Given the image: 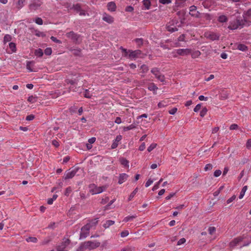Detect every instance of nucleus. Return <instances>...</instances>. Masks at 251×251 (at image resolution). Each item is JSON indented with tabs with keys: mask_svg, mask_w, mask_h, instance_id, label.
I'll use <instances>...</instances> for the list:
<instances>
[{
	"mask_svg": "<svg viewBox=\"0 0 251 251\" xmlns=\"http://www.w3.org/2000/svg\"><path fill=\"white\" fill-rule=\"evenodd\" d=\"M52 53V49L51 48H47L45 50V54L47 55H50Z\"/></svg>",
	"mask_w": 251,
	"mask_h": 251,
	"instance_id": "nucleus-34",
	"label": "nucleus"
},
{
	"mask_svg": "<svg viewBox=\"0 0 251 251\" xmlns=\"http://www.w3.org/2000/svg\"><path fill=\"white\" fill-rule=\"evenodd\" d=\"M208 231L210 234L213 235L216 231V228L214 226H210L208 228Z\"/></svg>",
	"mask_w": 251,
	"mask_h": 251,
	"instance_id": "nucleus-32",
	"label": "nucleus"
},
{
	"mask_svg": "<svg viewBox=\"0 0 251 251\" xmlns=\"http://www.w3.org/2000/svg\"><path fill=\"white\" fill-rule=\"evenodd\" d=\"M32 62H28L26 64V68L29 72H32L33 70L31 68L30 65H31Z\"/></svg>",
	"mask_w": 251,
	"mask_h": 251,
	"instance_id": "nucleus-53",
	"label": "nucleus"
},
{
	"mask_svg": "<svg viewBox=\"0 0 251 251\" xmlns=\"http://www.w3.org/2000/svg\"><path fill=\"white\" fill-rule=\"evenodd\" d=\"M151 0H144L143 1V5L145 7L146 9H149L151 6Z\"/></svg>",
	"mask_w": 251,
	"mask_h": 251,
	"instance_id": "nucleus-17",
	"label": "nucleus"
},
{
	"mask_svg": "<svg viewBox=\"0 0 251 251\" xmlns=\"http://www.w3.org/2000/svg\"><path fill=\"white\" fill-rule=\"evenodd\" d=\"M207 112V108L205 107H203L201 110L200 111V116L201 117H203L206 114Z\"/></svg>",
	"mask_w": 251,
	"mask_h": 251,
	"instance_id": "nucleus-29",
	"label": "nucleus"
},
{
	"mask_svg": "<svg viewBox=\"0 0 251 251\" xmlns=\"http://www.w3.org/2000/svg\"><path fill=\"white\" fill-rule=\"evenodd\" d=\"M175 52L177 55L184 56L190 54L191 51L188 49H180L176 50Z\"/></svg>",
	"mask_w": 251,
	"mask_h": 251,
	"instance_id": "nucleus-7",
	"label": "nucleus"
},
{
	"mask_svg": "<svg viewBox=\"0 0 251 251\" xmlns=\"http://www.w3.org/2000/svg\"><path fill=\"white\" fill-rule=\"evenodd\" d=\"M120 162L124 166L128 167V161L125 158H122L120 159Z\"/></svg>",
	"mask_w": 251,
	"mask_h": 251,
	"instance_id": "nucleus-23",
	"label": "nucleus"
},
{
	"mask_svg": "<svg viewBox=\"0 0 251 251\" xmlns=\"http://www.w3.org/2000/svg\"><path fill=\"white\" fill-rule=\"evenodd\" d=\"M148 89L149 90L155 93L157 90V87L154 84H151L148 87Z\"/></svg>",
	"mask_w": 251,
	"mask_h": 251,
	"instance_id": "nucleus-25",
	"label": "nucleus"
},
{
	"mask_svg": "<svg viewBox=\"0 0 251 251\" xmlns=\"http://www.w3.org/2000/svg\"><path fill=\"white\" fill-rule=\"evenodd\" d=\"M247 189H248L247 186H244L243 187V188L242 189V190L240 193L239 196V199H242L243 198Z\"/></svg>",
	"mask_w": 251,
	"mask_h": 251,
	"instance_id": "nucleus-14",
	"label": "nucleus"
},
{
	"mask_svg": "<svg viewBox=\"0 0 251 251\" xmlns=\"http://www.w3.org/2000/svg\"><path fill=\"white\" fill-rule=\"evenodd\" d=\"M177 109L176 107H174L171 110H169V113L171 115H174L177 111Z\"/></svg>",
	"mask_w": 251,
	"mask_h": 251,
	"instance_id": "nucleus-48",
	"label": "nucleus"
},
{
	"mask_svg": "<svg viewBox=\"0 0 251 251\" xmlns=\"http://www.w3.org/2000/svg\"><path fill=\"white\" fill-rule=\"evenodd\" d=\"M159 1L160 3L166 4H169L171 3L172 0H159Z\"/></svg>",
	"mask_w": 251,
	"mask_h": 251,
	"instance_id": "nucleus-46",
	"label": "nucleus"
},
{
	"mask_svg": "<svg viewBox=\"0 0 251 251\" xmlns=\"http://www.w3.org/2000/svg\"><path fill=\"white\" fill-rule=\"evenodd\" d=\"M115 123L117 124H120L122 123L121 119L120 117H117L115 120Z\"/></svg>",
	"mask_w": 251,
	"mask_h": 251,
	"instance_id": "nucleus-63",
	"label": "nucleus"
},
{
	"mask_svg": "<svg viewBox=\"0 0 251 251\" xmlns=\"http://www.w3.org/2000/svg\"><path fill=\"white\" fill-rule=\"evenodd\" d=\"M34 21L37 24L39 25H42L43 24V21L42 19L40 18H36Z\"/></svg>",
	"mask_w": 251,
	"mask_h": 251,
	"instance_id": "nucleus-42",
	"label": "nucleus"
},
{
	"mask_svg": "<svg viewBox=\"0 0 251 251\" xmlns=\"http://www.w3.org/2000/svg\"><path fill=\"white\" fill-rule=\"evenodd\" d=\"M106 187L105 186L98 187L94 184L89 185V192L92 195H95L102 193L103 192Z\"/></svg>",
	"mask_w": 251,
	"mask_h": 251,
	"instance_id": "nucleus-3",
	"label": "nucleus"
},
{
	"mask_svg": "<svg viewBox=\"0 0 251 251\" xmlns=\"http://www.w3.org/2000/svg\"><path fill=\"white\" fill-rule=\"evenodd\" d=\"M207 37L208 38H209L210 39H211L212 40L218 39L219 37V36L218 35H217L216 34H214V33L210 34L209 35L207 36Z\"/></svg>",
	"mask_w": 251,
	"mask_h": 251,
	"instance_id": "nucleus-26",
	"label": "nucleus"
},
{
	"mask_svg": "<svg viewBox=\"0 0 251 251\" xmlns=\"http://www.w3.org/2000/svg\"><path fill=\"white\" fill-rule=\"evenodd\" d=\"M35 35L38 37H44L45 36L43 32L38 30L35 31Z\"/></svg>",
	"mask_w": 251,
	"mask_h": 251,
	"instance_id": "nucleus-38",
	"label": "nucleus"
},
{
	"mask_svg": "<svg viewBox=\"0 0 251 251\" xmlns=\"http://www.w3.org/2000/svg\"><path fill=\"white\" fill-rule=\"evenodd\" d=\"M102 20L108 24H112L114 22V18L111 16L106 13L103 14Z\"/></svg>",
	"mask_w": 251,
	"mask_h": 251,
	"instance_id": "nucleus-8",
	"label": "nucleus"
},
{
	"mask_svg": "<svg viewBox=\"0 0 251 251\" xmlns=\"http://www.w3.org/2000/svg\"><path fill=\"white\" fill-rule=\"evenodd\" d=\"M75 172L73 170H69L66 172L64 176L65 179H70L73 177L75 175Z\"/></svg>",
	"mask_w": 251,
	"mask_h": 251,
	"instance_id": "nucleus-9",
	"label": "nucleus"
},
{
	"mask_svg": "<svg viewBox=\"0 0 251 251\" xmlns=\"http://www.w3.org/2000/svg\"><path fill=\"white\" fill-rule=\"evenodd\" d=\"M203 18L207 21H210L212 19V16L208 14H206L204 15Z\"/></svg>",
	"mask_w": 251,
	"mask_h": 251,
	"instance_id": "nucleus-50",
	"label": "nucleus"
},
{
	"mask_svg": "<svg viewBox=\"0 0 251 251\" xmlns=\"http://www.w3.org/2000/svg\"><path fill=\"white\" fill-rule=\"evenodd\" d=\"M199 99L200 100H201V101H203V100L206 101L208 100V98H207V97H205L203 95H201L199 96Z\"/></svg>",
	"mask_w": 251,
	"mask_h": 251,
	"instance_id": "nucleus-54",
	"label": "nucleus"
},
{
	"mask_svg": "<svg viewBox=\"0 0 251 251\" xmlns=\"http://www.w3.org/2000/svg\"><path fill=\"white\" fill-rule=\"evenodd\" d=\"M218 20L220 23H225L227 21V18L226 16L224 15H221L219 16Z\"/></svg>",
	"mask_w": 251,
	"mask_h": 251,
	"instance_id": "nucleus-18",
	"label": "nucleus"
},
{
	"mask_svg": "<svg viewBox=\"0 0 251 251\" xmlns=\"http://www.w3.org/2000/svg\"><path fill=\"white\" fill-rule=\"evenodd\" d=\"M236 198V195H234L233 196H232L230 198H229V199H228L226 201V203L227 204H229L230 203H231V202H232L233 201H234Z\"/></svg>",
	"mask_w": 251,
	"mask_h": 251,
	"instance_id": "nucleus-33",
	"label": "nucleus"
},
{
	"mask_svg": "<svg viewBox=\"0 0 251 251\" xmlns=\"http://www.w3.org/2000/svg\"><path fill=\"white\" fill-rule=\"evenodd\" d=\"M26 241L28 242L36 243L37 241V239L35 237H28L26 239Z\"/></svg>",
	"mask_w": 251,
	"mask_h": 251,
	"instance_id": "nucleus-37",
	"label": "nucleus"
},
{
	"mask_svg": "<svg viewBox=\"0 0 251 251\" xmlns=\"http://www.w3.org/2000/svg\"><path fill=\"white\" fill-rule=\"evenodd\" d=\"M146 148V144L145 143H142L139 147V150L140 151H143Z\"/></svg>",
	"mask_w": 251,
	"mask_h": 251,
	"instance_id": "nucleus-51",
	"label": "nucleus"
},
{
	"mask_svg": "<svg viewBox=\"0 0 251 251\" xmlns=\"http://www.w3.org/2000/svg\"><path fill=\"white\" fill-rule=\"evenodd\" d=\"M175 193H171L168 196H167L166 197V199L167 200H169L170 199H171L172 197H173L174 196H175Z\"/></svg>",
	"mask_w": 251,
	"mask_h": 251,
	"instance_id": "nucleus-62",
	"label": "nucleus"
},
{
	"mask_svg": "<svg viewBox=\"0 0 251 251\" xmlns=\"http://www.w3.org/2000/svg\"><path fill=\"white\" fill-rule=\"evenodd\" d=\"M237 49L241 51H246L247 50V47L243 44H239L237 46Z\"/></svg>",
	"mask_w": 251,
	"mask_h": 251,
	"instance_id": "nucleus-27",
	"label": "nucleus"
},
{
	"mask_svg": "<svg viewBox=\"0 0 251 251\" xmlns=\"http://www.w3.org/2000/svg\"><path fill=\"white\" fill-rule=\"evenodd\" d=\"M66 36L71 39H75V38L76 35L74 32L71 31L69 33H67L66 34Z\"/></svg>",
	"mask_w": 251,
	"mask_h": 251,
	"instance_id": "nucleus-31",
	"label": "nucleus"
},
{
	"mask_svg": "<svg viewBox=\"0 0 251 251\" xmlns=\"http://www.w3.org/2000/svg\"><path fill=\"white\" fill-rule=\"evenodd\" d=\"M34 54L37 57H42L43 55V51L41 49H38L35 50Z\"/></svg>",
	"mask_w": 251,
	"mask_h": 251,
	"instance_id": "nucleus-19",
	"label": "nucleus"
},
{
	"mask_svg": "<svg viewBox=\"0 0 251 251\" xmlns=\"http://www.w3.org/2000/svg\"><path fill=\"white\" fill-rule=\"evenodd\" d=\"M222 174V172L220 170H217L214 172V176L215 177H218L219 176Z\"/></svg>",
	"mask_w": 251,
	"mask_h": 251,
	"instance_id": "nucleus-47",
	"label": "nucleus"
},
{
	"mask_svg": "<svg viewBox=\"0 0 251 251\" xmlns=\"http://www.w3.org/2000/svg\"><path fill=\"white\" fill-rule=\"evenodd\" d=\"M34 118V116L33 115H30L26 117V120L27 121L32 120Z\"/></svg>",
	"mask_w": 251,
	"mask_h": 251,
	"instance_id": "nucleus-61",
	"label": "nucleus"
},
{
	"mask_svg": "<svg viewBox=\"0 0 251 251\" xmlns=\"http://www.w3.org/2000/svg\"><path fill=\"white\" fill-rule=\"evenodd\" d=\"M201 54V52L199 50L195 51L192 54V56L193 58H196L199 56Z\"/></svg>",
	"mask_w": 251,
	"mask_h": 251,
	"instance_id": "nucleus-43",
	"label": "nucleus"
},
{
	"mask_svg": "<svg viewBox=\"0 0 251 251\" xmlns=\"http://www.w3.org/2000/svg\"><path fill=\"white\" fill-rule=\"evenodd\" d=\"M128 175L126 174H122L120 175L119 178V183L122 184L124 183L128 178Z\"/></svg>",
	"mask_w": 251,
	"mask_h": 251,
	"instance_id": "nucleus-12",
	"label": "nucleus"
},
{
	"mask_svg": "<svg viewBox=\"0 0 251 251\" xmlns=\"http://www.w3.org/2000/svg\"><path fill=\"white\" fill-rule=\"evenodd\" d=\"M129 234V232L128 230H124L121 232V236L122 237H126Z\"/></svg>",
	"mask_w": 251,
	"mask_h": 251,
	"instance_id": "nucleus-41",
	"label": "nucleus"
},
{
	"mask_svg": "<svg viewBox=\"0 0 251 251\" xmlns=\"http://www.w3.org/2000/svg\"><path fill=\"white\" fill-rule=\"evenodd\" d=\"M157 144L152 143H151L148 148L147 151L148 152L151 151L153 150H154L157 147Z\"/></svg>",
	"mask_w": 251,
	"mask_h": 251,
	"instance_id": "nucleus-22",
	"label": "nucleus"
},
{
	"mask_svg": "<svg viewBox=\"0 0 251 251\" xmlns=\"http://www.w3.org/2000/svg\"><path fill=\"white\" fill-rule=\"evenodd\" d=\"M237 127H238L237 125L232 124L230 126L229 128L230 130H234V129H236L237 128Z\"/></svg>",
	"mask_w": 251,
	"mask_h": 251,
	"instance_id": "nucleus-56",
	"label": "nucleus"
},
{
	"mask_svg": "<svg viewBox=\"0 0 251 251\" xmlns=\"http://www.w3.org/2000/svg\"><path fill=\"white\" fill-rule=\"evenodd\" d=\"M96 139L95 137H92L88 140V142L89 144H92L96 141Z\"/></svg>",
	"mask_w": 251,
	"mask_h": 251,
	"instance_id": "nucleus-59",
	"label": "nucleus"
},
{
	"mask_svg": "<svg viewBox=\"0 0 251 251\" xmlns=\"http://www.w3.org/2000/svg\"><path fill=\"white\" fill-rule=\"evenodd\" d=\"M190 14L192 16H198V12L197 11L196 7L193 5L190 7Z\"/></svg>",
	"mask_w": 251,
	"mask_h": 251,
	"instance_id": "nucleus-13",
	"label": "nucleus"
},
{
	"mask_svg": "<svg viewBox=\"0 0 251 251\" xmlns=\"http://www.w3.org/2000/svg\"><path fill=\"white\" fill-rule=\"evenodd\" d=\"M153 182V180L152 179H149L147 182H146V184H145V186L146 187H148L149 186H150L151 184H152V183Z\"/></svg>",
	"mask_w": 251,
	"mask_h": 251,
	"instance_id": "nucleus-45",
	"label": "nucleus"
},
{
	"mask_svg": "<svg viewBox=\"0 0 251 251\" xmlns=\"http://www.w3.org/2000/svg\"><path fill=\"white\" fill-rule=\"evenodd\" d=\"M214 78V75H210L208 77L205 78V80L206 81H209Z\"/></svg>",
	"mask_w": 251,
	"mask_h": 251,
	"instance_id": "nucleus-60",
	"label": "nucleus"
},
{
	"mask_svg": "<svg viewBox=\"0 0 251 251\" xmlns=\"http://www.w3.org/2000/svg\"><path fill=\"white\" fill-rule=\"evenodd\" d=\"M239 240L237 239H234L230 243V246L233 247L235 246L238 243Z\"/></svg>",
	"mask_w": 251,
	"mask_h": 251,
	"instance_id": "nucleus-36",
	"label": "nucleus"
},
{
	"mask_svg": "<svg viewBox=\"0 0 251 251\" xmlns=\"http://www.w3.org/2000/svg\"><path fill=\"white\" fill-rule=\"evenodd\" d=\"M246 147L248 149H250L251 148V139L248 140L246 143Z\"/></svg>",
	"mask_w": 251,
	"mask_h": 251,
	"instance_id": "nucleus-57",
	"label": "nucleus"
},
{
	"mask_svg": "<svg viewBox=\"0 0 251 251\" xmlns=\"http://www.w3.org/2000/svg\"><path fill=\"white\" fill-rule=\"evenodd\" d=\"M9 49L11 50V52H15L16 51V47L15 43L11 42L9 44Z\"/></svg>",
	"mask_w": 251,
	"mask_h": 251,
	"instance_id": "nucleus-21",
	"label": "nucleus"
},
{
	"mask_svg": "<svg viewBox=\"0 0 251 251\" xmlns=\"http://www.w3.org/2000/svg\"><path fill=\"white\" fill-rule=\"evenodd\" d=\"M115 222L112 220H107L105 222V223L103 224V226L104 228H108L110 226L114 225Z\"/></svg>",
	"mask_w": 251,
	"mask_h": 251,
	"instance_id": "nucleus-16",
	"label": "nucleus"
},
{
	"mask_svg": "<svg viewBox=\"0 0 251 251\" xmlns=\"http://www.w3.org/2000/svg\"><path fill=\"white\" fill-rule=\"evenodd\" d=\"M180 24L176 20H173L170 21L166 25L167 30L171 32H173L178 30V27H179Z\"/></svg>",
	"mask_w": 251,
	"mask_h": 251,
	"instance_id": "nucleus-1",
	"label": "nucleus"
},
{
	"mask_svg": "<svg viewBox=\"0 0 251 251\" xmlns=\"http://www.w3.org/2000/svg\"><path fill=\"white\" fill-rule=\"evenodd\" d=\"M65 82L67 85H70V91L72 90L73 91H75L76 88V85L77 84V80L76 79H67L65 81Z\"/></svg>",
	"mask_w": 251,
	"mask_h": 251,
	"instance_id": "nucleus-5",
	"label": "nucleus"
},
{
	"mask_svg": "<svg viewBox=\"0 0 251 251\" xmlns=\"http://www.w3.org/2000/svg\"><path fill=\"white\" fill-rule=\"evenodd\" d=\"M90 227V224H87L82 227L80 234V239H84L88 236Z\"/></svg>",
	"mask_w": 251,
	"mask_h": 251,
	"instance_id": "nucleus-4",
	"label": "nucleus"
},
{
	"mask_svg": "<svg viewBox=\"0 0 251 251\" xmlns=\"http://www.w3.org/2000/svg\"><path fill=\"white\" fill-rule=\"evenodd\" d=\"M136 218V215L128 216L126 217L124 219L123 221L125 222H127L128 221L132 220L133 219H135Z\"/></svg>",
	"mask_w": 251,
	"mask_h": 251,
	"instance_id": "nucleus-20",
	"label": "nucleus"
},
{
	"mask_svg": "<svg viewBox=\"0 0 251 251\" xmlns=\"http://www.w3.org/2000/svg\"><path fill=\"white\" fill-rule=\"evenodd\" d=\"M11 40V36L10 35L6 34L4 37V42L5 43L10 41Z\"/></svg>",
	"mask_w": 251,
	"mask_h": 251,
	"instance_id": "nucleus-39",
	"label": "nucleus"
},
{
	"mask_svg": "<svg viewBox=\"0 0 251 251\" xmlns=\"http://www.w3.org/2000/svg\"><path fill=\"white\" fill-rule=\"evenodd\" d=\"M57 198V195H54L53 196H52V198H50V199H49L48 200V203L49 204H51L53 201L54 200H55Z\"/></svg>",
	"mask_w": 251,
	"mask_h": 251,
	"instance_id": "nucleus-28",
	"label": "nucleus"
},
{
	"mask_svg": "<svg viewBox=\"0 0 251 251\" xmlns=\"http://www.w3.org/2000/svg\"><path fill=\"white\" fill-rule=\"evenodd\" d=\"M212 169V165L210 164H206L204 167L205 171H207Z\"/></svg>",
	"mask_w": 251,
	"mask_h": 251,
	"instance_id": "nucleus-49",
	"label": "nucleus"
},
{
	"mask_svg": "<svg viewBox=\"0 0 251 251\" xmlns=\"http://www.w3.org/2000/svg\"><path fill=\"white\" fill-rule=\"evenodd\" d=\"M122 136L120 135L116 136V139L113 141V143L111 145L112 149H115L117 147L119 142L122 140Z\"/></svg>",
	"mask_w": 251,
	"mask_h": 251,
	"instance_id": "nucleus-10",
	"label": "nucleus"
},
{
	"mask_svg": "<svg viewBox=\"0 0 251 251\" xmlns=\"http://www.w3.org/2000/svg\"><path fill=\"white\" fill-rule=\"evenodd\" d=\"M135 128V126L133 125H130L128 126L124 127L123 129L124 131H127L133 129Z\"/></svg>",
	"mask_w": 251,
	"mask_h": 251,
	"instance_id": "nucleus-35",
	"label": "nucleus"
},
{
	"mask_svg": "<svg viewBox=\"0 0 251 251\" xmlns=\"http://www.w3.org/2000/svg\"><path fill=\"white\" fill-rule=\"evenodd\" d=\"M151 72L154 74V75L158 78V79H159L161 81H163L164 79H163V76H160V75H159L158 76V74H159V71L158 70L156 69V68H154V69H153L152 70H151Z\"/></svg>",
	"mask_w": 251,
	"mask_h": 251,
	"instance_id": "nucleus-15",
	"label": "nucleus"
},
{
	"mask_svg": "<svg viewBox=\"0 0 251 251\" xmlns=\"http://www.w3.org/2000/svg\"><path fill=\"white\" fill-rule=\"evenodd\" d=\"M107 9L111 12H114L116 9V5L114 2H110L107 4Z\"/></svg>",
	"mask_w": 251,
	"mask_h": 251,
	"instance_id": "nucleus-11",
	"label": "nucleus"
},
{
	"mask_svg": "<svg viewBox=\"0 0 251 251\" xmlns=\"http://www.w3.org/2000/svg\"><path fill=\"white\" fill-rule=\"evenodd\" d=\"M239 24H238L237 25H233L232 26L231 25H229L228 26V28L231 29H236L238 27V26H239Z\"/></svg>",
	"mask_w": 251,
	"mask_h": 251,
	"instance_id": "nucleus-64",
	"label": "nucleus"
},
{
	"mask_svg": "<svg viewBox=\"0 0 251 251\" xmlns=\"http://www.w3.org/2000/svg\"><path fill=\"white\" fill-rule=\"evenodd\" d=\"M138 191V188H135L133 191L130 194V195H129V198H128V200L129 201H130L135 196V195L136 194V193H137Z\"/></svg>",
	"mask_w": 251,
	"mask_h": 251,
	"instance_id": "nucleus-24",
	"label": "nucleus"
},
{
	"mask_svg": "<svg viewBox=\"0 0 251 251\" xmlns=\"http://www.w3.org/2000/svg\"><path fill=\"white\" fill-rule=\"evenodd\" d=\"M168 105V102L165 101H161L158 104L159 108H163L166 106Z\"/></svg>",
	"mask_w": 251,
	"mask_h": 251,
	"instance_id": "nucleus-30",
	"label": "nucleus"
},
{
	"mask_svg": "<svg viewBox=\"0 0 251 251\" xmlns=\"http://www.w3.org/2000/svg\"><path fill=\"white\" fill-rule=\"evenodd\" d=\"M201 108V103L198 104L194 109L195 112H198Z\"/></svg>",
	"mask_w": 251,
	"mask_h": 251,
	"instance_id": "nucleus-44",
	"label": "nucleus"
},
{
	"mask_svg": "<svg viewBox=\"0 0 251 251\" xmlns=\"http://www.w3.org/2000/svg\"><path fill=\"white\" fill-rule=\"evenodd\" d=\"M185 242H186V239L184 238H182L178 241L177 245L178 246H180V245L184 244L185 243Z\"/></svg>",
	"mask_w": 251,
	"mask_h": 251,
	"instance_id": "nucleus-40",
	"label": "nucleus"
},
{
	"mask_svg": "<svg viewBox=\"0 0 251 251\" xmlns=\"http://www.w3.org/2000/svg\"><path fill=\"white\" fill-rule=\"evenodd\" d=\"M85 248L89 250H92L97 248L100 246L99 242H87L84 244Z\"/></svg>",
	"mask_w": 251,
	"mask_h": 251,
	"instance_id": "nucleus-6",
	"label": "nucleus"
},
{
	"mask_svg": "<svg viewBox=\"0 0 251 251\" xmlns=\"http://www.w3.org/2000/svg\"><path fill=\"white\" fill-rule=\"evenodd\" d=\"M50 39H51V40L52 41H53L54 42H56V43H58V44H61V42L60 40L57 39L55 37H54L53 36H51Z\"/></svg>",
	"mask_w": 251,
	"mask_h": 251,
	"instance_id": "nucleus-55",
	"label": "nucleus"
},
{
	"mask_svg": "<svg viewBox=\"0 0 251 251\" xmlns=\"http://www.w3.org/2000/svg\"><path fill=\"white\" fill-rule=\"evenodd\" d=\"M159 182H156L152 187V191H155L156 190L158 189L159 187Z\"/></svg>",
	"mask_w": 251,
	"mask_h": 251,
	"instance_id": "nucleus-52",
	"label": "nucleus"
},
{
	"mask_svg": "<svg viewBox=\"0 0 251 251\" xmlns=\"http://www.w3.org/2000/svg\"><path fill=\"white\" fill-rule=\"evenodd\" d=\"M141 69H142L143 72L145 73L148 70V68L146 65H143L141 66Z\"/></svg>",
	"mask_w": 251,
	"mask_h": 251,
	"instance_id": "nucleus-58",
	"label": "nucleus"
},
{
	"mask_svg": "<svg viewBox=\"0 0 251 251\" xmlns=\"http://www.w3.org/2000/svg\"><path fill=\"white\" fill-rule=\"evenodd\" d=\"M121 50L125 56L128 57L131 59H135L140 54V51L139 50H127L123 48H121Z\"/></svg>",
	"mask_w": 251,
	"mask_h": 251,
	"instance_id": "nucleus-2",
	"label": "nucleus"
}]
</instances>
